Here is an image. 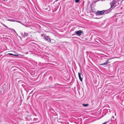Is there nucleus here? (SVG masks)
<instances>
[{
	"mask_svg": "<svg viewBox=\"0 0 124 124\" xmlns=\"http://www.w3.org/2000/svg\"><path fill=\"white\" fill-rule=\"evenodd\" d=\"M116 3V2L115 0H113L112 1V3H110L111 5V8H114L116 6L115 4Z\"/></svg>",
	"mask_w": 124,
	"mask_h": 124,
	"instance_id": "nucleus-1",
	"label": "nucleus"
},
{
	"mask_svg": "<svg viewBox=\"0 0 124 124\" xmlns=\"http://www.w3.org/2000/svg\"><path fill=\"white\" fill-rule=\"evenodd\" d=\"M104 13L105 11L104 10L102 11H98L96 12V15H102Z\"/></svg>",
	"mask_w": 124,
	"mask_h": 124,
	"instance_id": "nucleus-2",
	"label": "nucleus"
},
{
	"mask_svg": "<svg viewBox=\"0 0 124 124\" xmlns=\"http://www.w3.org/2000/svg\"><path fill=\"white\" fill-rule=\"evenodd\" d=\"M80 71H81V72L82 71L81 70H80ZM81 73L78 72V77H79V79H80V80L82 82V79H83V75L82 74H81Z\"/></svg>",
	"mask_w": 124,
	"mask_h": 124,
	"instance_id": "nucleus-3",
	"label": "nucleus"
},
{
	"mask_svg": "<svg viewBox=\"0 0 124 124\" xmlns=\"http://www.w3.org/2000/svg\"><path fill=\"white\" fill-rule=\"evenodd\" d=\"M83 31L81 30H79L76 31L75 32L76 34L78 36H80L81 35V34L83 33Z\"/></svg>",
	"mask_w": 124,
	"mask_h": 124,
	"instance_id": "nucleus-4",
	"label": "nucleus"
},
{
	"mask_svg": "<svg viewBox=\"0 0 124 124\" xmlns=\"http://www.w3.org/2000/svg\"><path fill=\"white\" fill-rule=\"evenodd\" d=\"M44 39L45 40H47L49 42L50 41H51L50 39L48 38V36H45L44 37Z\"/></svg>",
	"mask_w": 124,
	"mask_h": 124,
	"instance_id": "nucleus-5",
	"label": "nucleus"
},
{
	"mask_svg": "<svg viewBox=\"0 0 124 124\" xmlns=\"http://www.w3.org/2000/svg\"><path fill=\"white\" fill-rule=\"evenodd\" d=\"M108 60H107L106 61L105 63L100 64V65H106L108 63Z\"/></svg>",
	"mask_w": 124,
	"mask_h": 124,
	"instance_id": "nucleus-6",
	"label": "nucleus"
},
{
	"mask_svg": "<svg viewBox=\"0 0 124 124\" xmlns=\"http://www.w3.org/2000/svg\"><path fill=\"white\" fill-rule=\"evenodd\" d=\"M82 105L83 106H84V107H87V106H88L89 105V104H82Z\"/></svg>",
	"mask_w": 124,
	"mask_h": 124,
	"instance_id": "nucleus-7",
	"label": "nucleus"
},
{
	"mask_svg": "<svg viewBox=\"0 0 124 124\" xmlns=\"http://www.w3.org/2000/svg\"><path fill=\"white\" fill-rule=\"evenodd\" d=\"M24 34L25 36H28V33H24Z\"/></svg>",
	"mask_w": 124,
	"mask_h": 124,
	"instance_id": "nucleus-8",
	"label": "nucleus"
},
{
	"mask_svg": "<svg viewBox=\"0 0 124 124\" xmlns=\"http://www.w3.org/2000/svg\"><path fill=\"white\" fill-rule=\"evenodd\" d=\"M80 1V0H75L76 2L78 3Z\"/></svg>",
	"mask_w": 124,
	"mask_h": 124,
	"instance_id": "nucleus-9",
	"label": "nucleus"
},
{
	"mask_svg": "<svg viewBox=\"0 0 124 124\" xmlns=\"http://www.w3.org/2000/svg\"><path fill=\"white\" fill-rule=\"evenodd\" d=\"M8 21H13V22H14L15 21V20H12L11 19H10L8 20Z\"/></svg>",
	"mask_w": 124,
	"mask_h": 124,
	"instance_id": "nucleus-10",
	"label": "nucleus"
},
{
	"mask_svg": "<svg viewBox=\"0 0 124 124\" xmlns=\"http://www.w3.org/2000/svg\"><path fill=\"white\" fill-rule=\"evenodd\" d=\"M16 22H18L19 23H21V22H20L19 21H16Z\"/></svg>",
	"mask_w": 124,
	"mask_h": 124,
	"instance_id": "nucleus-11",
	"label": "nucleus"
},
{
	"mask_svg": "<svg viewBox=\"0 0 124 124\" xmlns=\"http://www.w3.org/2000/svg\"><path fill=\"white\" fill-rule=\"evenodd\" d=\"M13 55H14L15 56H18V55H17L16 54H13Z\"/></svg>",
	"mask_w": 124,
	"mask_h": 124,
	"instance_id": "nucleus-12",
	"label": "nucleus"
},
{
	"mask_svg": "<svg viewBox=\"0 0 124 124\" xmlns=\"http://www.w3.org/2000/svg\"><path fill=\"white\" fill-rule=\"evenodd\" d=\"M8 54L10 55H13V54H11V53H9Z\"/></svg>",
	"mask_w": 124,
	"mask_h": 124,
	"instance_id": "nucleus-13",
	"label": "nucleus"
},
{
	"mask_svg": "<svg viewBox=\"0 0 124 124\" xmlns=\"http://www.w3.org/2000/svg\"><path fill=\"white\" fill-rule=\"evenodd\" d=\"M4 26H5V27H7V28H8V27H7L5 25H4Z\"/></svg>",
	"mask_w": 124,
	"mask_h": 124,
	"instance_id": "nucleus-14",
	"label": "nucleus"
},
{
	"mask_svg": "<svg viewBox=\"0 0 124 124\" xmlns=\"http://www.w3.org/2000/svg\"><path fill=\"white\" fill-rule=\"evenodd\" d=\"M113 119H114V117L113 116Z\"/></svg>",
	"mask_w": 124,
	"mask_h": 124,
	"instance_id": "nucleus-15",
	"label": "nucleus"
},
{
	"mask_svg": "<svg viewBox=\"0 0 124 124\" xmlns=\"http://www.w3.org/2000/svg\"><path fill=\"white\" fill-rule=\"evenodd\" d=\"M4 1H5V0H3Z\"/></svg>",
	"mask_w": 124,
	"mask_h": 124,
	"instance_id": "nucleus-16",
	"label": "nucleus"
},
{
	"mask_svg": "<svg viewBox=\"0 0 124 124\" xmlns=\"http://www.w3.org/2000/svg\"><path fill=\"white\" fill-rule=\"evenodd\" d=\"M8 0H6L7 1Z\"/></svg>",
	"mask_w": 124,
	"mask_h": 124,
	"instance_id": "nucleus-17",
	"label": "nucleus"
}]
</instances>
